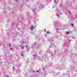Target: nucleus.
I'll return each mask as SVG.
<instances>
[{
	"instance_id": "nucleus-19",
	"label": "nucleus",
	"mask_w": 77,
	"mask_h": 77,
	"mask_svg": "<svg viewBox=\"0 0 77 77\" xmlns=\"http://www.w3.org/2000/svg\"><path fill=\"white\" fill-rule=\"evenodd\" d=\"M61 15H62V14L61 13Z\"/></svg>"
},
{
	"instance_id": "nucleus-14",
	"label": "nucleus",
	"mask_w": 77,
	"mask_h": 77,
	"mask_svg": "<svg viewBox=\"0 0 77 77\" xmlns=\"http://www.w3.org/2000/svg\"><path fill=\"white\" fill-rule=\"evenodd\" d=\"M11 50H13V48H11Z\"/></svg>"
},
{
	"instance_id": "nucleus-17",
	"label": "nucleus",
	"mask_w": 77,
	"mask_h": 77,
	"mask_svg": "<svg viewBox=\"0 0 77 77\" xmlns=\"http://www.w3.org/2000/svg\"><path fill=\"white\" fill-rule=\"evenodd\" d=\"M59 30V29H57V30Z\"/></svg>"
},
{
	"instance_id": "nucleus-12",
	"label": "nucleus",
	"mask_w": 77,
	"mask_h": 77,
	"mask_svg": "<svg viewBox=\"0 0 77 77\" xmlns=\"http://www.w3.org/2000/svg\"><path fill=\"white\" fill-rule=\"evenodd\" d=\"M27 45H26V47L27 48Z\"/></svg>"
},
{
	"instance_id": "nucleus-16",
	"label": "nucleus",
	"mask_w": 77,
	"mask_h": 77,
	"mask_svg": "<svg viewBox=\"0 0 77 77\" xmlns=\"http://www.w3.org/2000/svg\"><path fill=\"white\" fill-rule=\"evenodd\" d=\"M18 0H16V1L18 2Z\"/></svg>"
},
{
	"instance_id": "nucleus-7",
	"label": "nucleus",
	"mask_w": 77,
	"mask_h": 77,
	"mask_svg": "<svg viewBox=\"0 0 77 77\" xmlns=\"http://www.w3.org/2000/svg\"><path fill=\"white\" fill-rule=\"evenodd\" d=\"M35 10H32L33 12H35Z\"/></svg>"
},
{
	"instance_id": "nucleus-4",
	"label": "nucleus",
	"mask_w": 77,
	"mask_h": 77,
	"mask_svg": "<svg viewBox=\"0 0 77 77\" xmlns=\"http://www.w3.org/2000/svg\"><path fill=\"white\" fill-rule=\"evenodd\" d=\"M71 26L72 27L73 26V25L72 23H71Z\"/></svg>"
},
{
	"instance_id": "nucleus-18",
	"label": "nucleus",
	"mask_w": 77,
	"mask_h": 77,
	"mask_svg": "<svg viewBox=\"0 0 77 77\" xmlns=\"http://www.w3.org/2000/svg\"><path fill=\"white\" fill-rule=\"evenodd\" d=\"M35 44H36V42H35Z\"/></svg>"
},
{
	"instance_id": "nucleus-11",
	"label": "nucleus",
	"mask_w": 77,
	"mask_h": 77,
	"mask_svg": "<svg viewBox=\"0 0 77 77\" xmlns=\"http://www.w3.org/2000/svg\"><path fill=\"white\" fill-rule=\"evenodd\" d=\"M37 72H39V71H37Z\"/></svg>"
},
{
	"instance_id": "nucleus-5",
	"label": "nucleus",
	"mask_w": 77,
	"mask_h": 77,
	"mask_svg": "<svg viewBox=\"0 0 77 77\" xmlns=\"http://www.w3.org/2000/svg\"><path fill=\"white\" fill-rule=\"evenodd\" d=\"M8 45H9V46H10V47H11V45L10 44H8Z\"/></svg>"
},
{
	"instance_id": "nucleus-24",
	"label": "nucleus",
	"mask_w": 77,
	"mask_h": 77,
	"mask_svg": "<svg viewBox=\"0 0 77 77\" xmlns=\"http://www.w3.org/2000/svg\"><path fill=\"white\" fill-rule=\"evenodd\" d=\"M7 77H9V76H7Z\"/></svg>"
},
{
	"instance_id": "nucleus-1",
	"label": "nucleus",
	"mask_w": 77,
	"mask_h": 77,
	"mask_svg": "<svg viewBox=\"0 0 77 77\" xmlns=\"http://www.w3.org/2000/svg\"><path fill=\"white\" fill-rule=\"evenodd\" d=\"M31 29L32 30H33V29H35V27H34L33 26H31Z\"/></svg>"
},
{
	"instance_id": "nucleus-8",
	"label": "nucleus",
	"mask_w": 77,
	"mask_h": 77,
	"mask_svg": "<svg viewBox=\"0 0 77 77\" xmlns=\"http://www.w3.org/2000/svg\"><path fill=\"white\" fill-rule=\"evenodd\" d=\"M56 15L57 16V17H59V16L58 14H56Z\"/></svg>"
},
{
	"instance_id": "nucleus-23",
	"label": "nucleus",
	"mask_w": 77,
	"mask_h": 77,
	"mask_svg": "<svg viewBox=\"0 0 77 77\" xmlns=\"http://www.w3.org/2000/svg\"><path fill=\"white\" fill-rule=\"evenodd\" d=\"M47 36V35H46V36Z\"/></svg>"
},
{
	"instance_id": "nucleus-10",
	"label": "nucleus",
	"mask_w": 77,
	"mask_h": 77,
	"mask_svg": "<svg viewBox=\"0 0 77 77\" xmlns=\"http://www.w3.org/2000/svg\"><path fill=\"white\" fill-rule=\"evenodd\" d=\"M24 42V41H23V42H22L23 44Z\"/></svg>"
},
{
	"instance_id": "nucleus-15",
	"label": "nucleus",
	"mask_w": 77,
	"mask_h": 77,
	"mask_svg": "<svg viewBox=\"0 0 77 77\" xmlns=\"http://www.w3.org/2000/svg\"><path fill=\"white\" fill-rule=\"evenodd\" d=\"M14 68H15V67H13V69H14Z\"/></svg>"
},
{
	"instance_id": "nucleus-6",
	"label": "nucleus",
	"mask_w": 77,
	"mask_h": 77,
	"mask_svg": "<svg viewBox=\"0 0 77 77\" xmlns=\"http://www.w3.org/2000/svg\"><path fill=\"white\" fill-rule=\"evenodd\" d=\"M66 33H67V34H69V32H66Z\"/></svg>"
},
{
	"instance_id": "nucleus-13",
	"label": "nucleus",
	"mask_w": 77,
	"mask_h": 77,
	"mask_svg": "<svg viewBox=\"0 0 77 77\" xmlns=\"http://www.w3.org/2000/svg\"><path fill=\"white\" fill-rule=\"evenodd\" d=\"M22 56H23V54L22 53Z\"/></svg>"
},
{
	"instance_id": "nucleus-21",
	"label": "nucleus",
	"mask_w": 77,
	"mask_h": 77,
	"mask_svg": "<svg viewBox=\"0 0 77 77\" xmlns=\"http://www.w3.org/2000/svg\"><path fill=\"white\" fill-rule=\"evenodd\" d=\"M56 52V51H55V53Z\"/></svg>"
},
{
	"instance_id": "nucleus-9",
	"label": "nucleus",
	"mask_w": 77,
	"mask_h": 77,
	"mask_svg": "<svg viewBox=\"0 0 77 77\" xmlns=\"http://www.w3.org/2000/svg\"><path fill=\"white\" fill-rule=\"evenodd\" d=\"M34 57H36V55H34Z\"/></svg>"
},
{
	"instance_id": "nucleus-3",
	"label": "nucleus",
	"mask_w": 77,
	"mask_h": 77,
	"mask_svg": "<svg viewBox=\"0 0 77 77\" xmlns=\"http://www.w3.org/2000/svg\"><path fill=\"white\" fill-rule=\"evenodd\" d=\"M20 47H21L22 48V49H24V47H23V46H20Z\"/></svg>"
},
{
	"instance_id": "nucleus-22",
	"label": "nucleus",
	"mask_w": 77,
	"mask_h": 77,
	"mask_svg": "<svg viewBox=\"0 0 77 77\" xmlns=\"http://www.w3.org/2000/svg\"><path fill=\"white\" fill-rule=\"evenodd\" d=\"M52 41H53V40H52Z\"/></svg>"
},
{
	"instance_id": "nucleus-2",
	"label": "nucleus",
	"mask_w": 77,
	"mask_h": 77,
	"mask_svg": "<svg viewBox=\"0 0 77 77\" xmlns=\"http://www.w3.org/2000/svg\"><path fill=\"white\" fill-rule=\"evenodd\" d=\"M51 33V32H50L49 31H47V34H50Z\"/></svg>"
},
{
	"instance_id": "nucleus-20",
	"label": "nucleus",
	"mask_w": 77,
	"mask_h": 77,
	"mask_svg": "<svg viewBox=\"0 0 77 77\" xmlns=\"http://www.w3.org/2000/svg\"><path fill=\"white\" fill-rule=\"evenodd\" d=\"M18 29H19V30H20V28H18Z\"/></svg>"
}]
</instances>
